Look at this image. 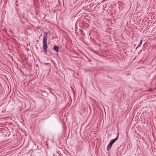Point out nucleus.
Returning a JSON list of instances; mask_svg holds the SVG:
<instances>
[{
	"mask_svg": "<svg viewBox=\"0 0 156 156\" xmlns=\"http://www.w3.org/2000/svg\"><path fill=\"white\" fill-rule=\"evenodd\" d=\"M143 41V40L140 39V42L138 45L137 46V47H140L142 44V42Z\"/></svg>",
	"mask_w": 156,
	"mask_h": 156,
	"instance_id": "obj_4",
	"label": "nucleus"
},
{
	"mask_svg": "<svg viewBox=\"0 0 156 156\" xmlns=\"http://www.w3.org/2000/svg\"><path fill=\"white\" fill-rule=\"evenodd\" d=\"M138 48V47H137H137H136V49H136H136H137V48Z\"/></svg>",
	"mask_w": 156,
	"mask_h": 156,
	"instance_id": "obj_8",
	"label": "nucleus"
},
{
	"mask_svg": "<svg viewBox=\"0 0 156 156\" xmlns=\"http://www.w3.org/2000/svg\"><path fill=\"white\" fill-rule=\"evenodd\" d=\"M48 52H50V51L49 50H48Z\"/></svg>",
	"mask_w": 156,
	"mask_h": 156,
	"instance_id": "obj_9",
	"label": "nucleus"
},
{
	"mask_svg": "<svg viewBox=\"0 0 156 156\" xmlns=\"http://www.w3.org/2000/svg\"><path fill=\"white\" fill-rule=\"evenodd\" d=\"M11 88H10V91H11Z\"/></svg>",
	"mask_w": 156,
	"mask_h": 156,
	"instance_id": "obj_11",
	"label": "nucleus"
},
{
	"mask_svg": "<svg viewBox=\"0 0 156 156\" xmlns=\"http://www.w3.org/2000/svg\"><path fill=\"white\" fill-rule=\"evenodd\" d=\"M105 12H106V13H108H108H108V10H106Z\"/></svg>",
	"mask_w": 156,
	"mask_h": 156,
	"instance_id": "obj_7",
	"label": "nucleus"
},
{
	"mask_svg": "<svg viewBox=\"0 0 156 156\" xmlns=\"http://www.w3.org/2000/svg\"><path fill=\"white\" fill-rule=\"evenodd\" d=\"M59 48L58 46H55L53 48V49L58 52V51Z\"/></svg>",
	"mask_w": 156,
	"mask_h": 156,
	"instance_id": "obj_3",
	"label": "nucleus"
},
{
	"mask_svg": "<svg viewBox=\"0 0 156 156\" xmlns=\"http://www.w3.org/2000/svg\"><path fill=\"white\" fill-rule=\"evenodd\" d=\"M105 8H106V7H105L104 6H103V12L104 13H106L105 12L106 10L105 9Z\"/></svg>",
	"mask_w": 156,
	"mask_h": 156,
	"instance_id": "obj_5",
	"label": "nucleus"
},
{
	"mask_svg": "<svg viewBox=\"0 0 156 156\" xmlns=\"http://www.w3.org/2000/svg\"><path fill=\"white\" fill-rule=\"evenodd\" d=\"M47 33H45L44 35L43 36V49L44 51V52L45 54H46L48 52L47 49L48 48L47 45Z\"/></svg>",
	"mask_w": 156,
	"mask_h": 156,
	"instance_id": "obj_1",
	"label": "nucleus"
},
{
	"mask_svg": "<svg viewBox=\"0 0 156 156\" xmlns=\"http://www.w3.org/2000/svg\"><path fill=\"white\" fill-rule=\"evenodd\" d=\"M153 90L152 88H149L148 90V91L149 92H151V91H152Z\"/></svg>",
	"mask_w": 156,
	"mask_h": 156,
	"instance_id": "obj_6",
	"label": "nucleus"
},
{
	"mask_svg": "<svg viewBox=\"0 0 156 156\" xmlns=\"http://www.w3.org/2000/svg\"><path fill=\"white\" fill-rule=\"evenodd\" d=\"M156 89V88H153V89Z\"/></svg>",
	"mask_w": 156,
	"mask_h": 156,
	"instance_id": "obj_12",
	"label": "nucleus"
},
{
	"mask_svg": "<svg viewBox=\"0 0 156 156\" xmlns=\"http://www.w3.org/2000/svg\"><path fill=\"white\" fill-rule=\"evenodd\" d=\"M119 134L118 133L117 134L116 137L115 139H113L111 140L110 142L109 143L107 147V150L108 151L111 148L112 146L113 143L115 142L118 138Z\"/></svg>",
	"mask_w": 156,
	"mask_h": 156,
	"instance_id": "obj_2",
	"label": "nucleus"
},
{
	"mask_svg": "<svg viewBox=\"0 0 156 156\" xmlns=\"http://www.w3.org/2000/svg\"><path fill=\"white\" fill-rule=\"evenodd\" d=\"M16 5L17 6H18V5H17V4H16Z\"/></svg>",
	"mask_w": 156,
	"mask_h": 156,
	"instance_id": "obj_10",
	"label": "nucleus"
}]
</instances>
